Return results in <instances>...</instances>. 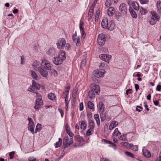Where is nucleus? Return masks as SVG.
Returning a JSON list of instances; mask_svg holds the SVG:
<instances>
[{"instance_id":"1","label":"nucleus","mask_w":161,"mask_h":161,"mask_svg":"<svg viewBox=\"0 0 161 161\" xmlns=\"http://www.w3.org/2000/svg\"><path fill=\"white\" fill-rule=\"evenodd\" d=\"M73 140L72 138H70L69 139L68 136H65L64 139L63 147L64 149H65L67 147L70 146V145L73 143ZM64 150L63 151L64 152Z\"/></svg>"},{"instance_id":"2","label":"nucleus","mask_w":161,"mask_h":161,"mask_svg":"<svg viewBox=\"0 0 161 161\" xmlns=\"http://www.w3.org/2000/svg\"><path fill=\"white\" fill-rule=\"evenodd\" d=\"M41 65L44 69L48 70H50L52 68L53 66L49 61L46 59L42 60Z\"/></svg>"},{"instance_id":"3","label":"nucleus","mask_w":161,"mask_h":161,"mask_svg":"<svg viewBox=\"0 0 161 161\" xmlns=\"http://www.w3.org/2000/svg\"><path fill=\"white\" fill-rule=\"evenodd\" d=\"M66 44V40L64 38H60L58 41L56 45L59 49H64Z\"/></svg>"},{"instance_id":"4","label":"nucleus","mask_w":161,"mask_h":161,"mask_svg":"<svg viewBox=\"0 0 161 161\" xmlns=\"http://www.w3.org/2000/svg\"><path fill=\"white\" fill-rule=\"evenodd\" d=\"M106 41L105 37L103 34L101 33L99 35L97 39V42L99 45L102 46L105 43Z\"/></svg>"},{"instance_id":"5","label":"nucleus","mask_w":161,"mask_h":161,"mask_svg":"<svg viewBox=\"0 0 161 161\" xmlns=\"http://www.w3.org/2000/svg\"><path fill=\"white\" fill-rule=\"evenodd\" d=\"M27 119L29 121L28 124V129L33 134L34 133V122L32 119L30 117H28Z\"/></svg>"},{"instance_id":"6","label":"nucleus","mask_w":161,"mask_h":161,"mask_svg":"<svg viewBox=\"0 0 161 161\" xmlns=\"http://www.w3.org/2000/svg\"><path fill=\"white\" fill-rule=\"evenodd\" d=\"M105 73V70L102 69L94 70L93 72V75L99 78L103 76Z\"/></svg>"},{"instance_id":"7","label":"nucleus","mask_w":161,"mask_h":161,"mask_svg":"<svg viewBox=\"0 0 161 161\" xmlns=\"http://www.w3.org/2000/svg\"><path fill=\"white\" fill-rule=\"evenodd\" d=\"M99 57L102 60L108 63L111 58V55L109 54H102L99 56Z\"/></svg>"},{"instance_id":"8","label":"nucleus","mask_w":161,"mask_h":161,"mask_svg":"<svg viewBox=\"0 0 161 161\" xmlns=\"http://www.w3.org/2000/svg\"><path fill=\"white\" fill-rule=\"evenodd\" d=\"M43 101L41 98H36V104L34 108L36 109H37L40 108L43 105Z\"/></svg>"},{"instance_id":"9","label":"nucleus","mask_w":161,"mask_h":161,"mask_svg":"<svg viewBox=\"0 0 161 161\" xmlns=\"http://www.w3.org/2000/svg\"><path fill=\"white\" fill-rule=\"evenodd\" d=\"M119 10L122 13L126 14L127 11L126 4L124 3H121L119 6Z\"/></svg>"},{"instance_id":"10","label":"nucleus","mask_w":161,"mask_h":161,"mask_svg":"<svg viewBox=\"0 0 161 161\" xmlns=\"http://www.w3.org/2000/svg\"><path fill=\"white\" fill-rule=\"evenodd\" d=\"M91 87V90H93L94 92H95L96 94H98L100 92V88L98 85H96L95 84H92Z\"/></svg>"},{"instance_id":"11","label":"nucleus","mask_w":161,"mask_h":161,"mask_svg":"<svg viewBox=\"0 0 161 161\" xmlns=\"http://www.w3.org/2000/svg\"><path fill=\"white\" fill-rule=\"evenodd\" d=\"M38 70L42 76L44 77H46L48 75V71L42 69V67H39Z\"/></svg>"},{"instance_id":"12","label":"nucleus","mask_w":161,"mask_h":161,"mask_svg":"<svg viewBox=\"0 0 161 161\" xmlns=\"http://www.w3.org/2000/svg\"><path fill=\"white\" fill-rule=\"evenodd\" d=\"M59 58L61 59L63 61L65 60L66 58V54L65 51L63 50L60 51L58 55Z\"/></svg>"},{"instance_id":"13","label":"nucleus","mask_w":161,"mask_h":161,"mask_svg":"<svg viewBox=\"0 0 161 161\" xmlns=\"http://www.w3.org/2000/svg\"><path fill=\"white\" fill-rule=\"evenodd\" d=\"M109 25H108V29L110 31H112L115 28V25L114 21L111 20L109 21Z\"/></svg>"},{"instance_id":"14","label":"nucleus","mask_w":161,"mask_h":161,"mask_svg":"<svg viewBox=\"0 0 161 161\" xmlns=\"http://www.w3.org/2000/svg\"><path fill=\"white\" fill-rule=\"evenodd\" d=\"M142 153L144 156L147 158H149L151 156L150 152L144 147L143 148Z\"/></svg>"},{"instance_id":"15","label":"nucleus","mask_w":161,"mask_h":161,"mask_svg":"<svg viewBox=\"0 0 161 161\" xmlns=\"http://www.w3.org/2000/svg\"><path fill=\"white\" fill-rule=\"evenodd\" d=\"M108 19L106 18L103 19L101 22L102 27L104 29H106L108 26Z\"/></svg>"},{"instance_id":"16","label":"nucleus","mask_w":161,"mask_h":161,"mask_svg":"<svg viewBox=\"0 0 161 161\" xmlns=\"http://www.w3.org/2000/svg\"><path fill=\"white\" fill-rule=\"evenodd\" d=\"M53 61L56 65L61 64L63 63L62 60L59 59L58 57H54L53 60Z\"/></svg>"},{"instance_id":"17","label":"nucleus","mask_w":161,"mask_h":161,"mask_svg":"<svg viewBox=\"0 0 161 161\" xmlns=\"http://www.w3.org/2000/svg\"><path fill=\"white\" fill-rule=\"evenodd\" d=\"M129 10L132 17L134 18H136L137 16V15L131 6L129 7Z\"/></svg>"},{"instance_id":"18","label":"nucleus","mask_w":161,"mask_h":161,"mask_svg":"<svg viewBox=\"0 0 161 161\" xmlns=\"http://www.w3.org/2000/svg\"><path fill=\"white\" fill-rule=\"evenodd\" d=\"M115 9L113 7H110L107 10V13L109 16H112L113 13L115 12Z\"/></svg>"},{"instance_id":"19","label":"nucleus","mask_w":161,"mask_h":161,"mask_svg":"<svg viewBox=\"0 0 161 161\" xmlns=\"http://www.w3.org/2000/svg\"><path fill=\"white\" fill-rule=\"evenodd\" d=\"M32 87L34 89L39 90L40 88V85L37 83L34 80L32 81Z\"/></svg>"},{"instance_id":"20","label":"nucleus","mask_w":161,"mask_h":161,"mask_svg":"<svg viewBox=\"0 0 161 161\" xmlns=\"http://www.w3.org/2000/svg\"><path fill=\"white\" fill-rule=\"evenodd\" d=\"M151 13L152 15V18H153L154 19H155V20H156L157 21H158L159 17L157 14V13L154 11H152L151 12Z\"/></svg>"},{"instance_id":"21","label":"nucleus","mask_w":161,"mask_h":161,"mask_svg":"<svg viewBox=\"0 0 161 161\" xmlns=\"http://www.w3.org/2000/svg\"><path fill=\"white\" fill-rule=\"evenodd\" d=\"M74 138L78 142L82 143L85 141L83 138L79 135L75 136Z\"/></svg>"},{"instance_id":"22","label":"nucleus","mask_w":161,"mask_h":161,"mask_svg":"<svg viewBox=\"0 0 161 161\" xmlns=\"http://www.w3.org/2000/svg\"><path fill=\"white\" fill-rule=\"evenodd\" d=\"M30 74H31V76L34 79L37 80L38 78V76L36 73L34 71L31 70L30 71Z\"/></svg>"},{"instance_id":"23","label":"nucleus","mask_w":161,"mask_h":161,"mask_svg":"<svg viewBox=\"0 0 161 161\" xmlns=\"http://www.w3.org/2000/svg\"><path fill=\"white\" fill-rule=\"evenodd\" d=\"M115 18L118 20L121 19L122 17V14L119 11L116 12L115 14Z\"/></svg>"},{"instance_id":"24","label":"nucleus","mask_w":161,"mask_h":161,"mask_svg":"<svg viewBox=\"0 0 161 161\" xmlns=\"http://www.w3.org/2000/svg\"><path fill=\"white\" fill-rule=\"evenodd\" d=\"M74 39H73V41L75 43H76V45L77 46H78L80 45V37L79 36L77 38H75L74 37Z\"/></svg>"},{"instance_id":"25","label":"nucleus","mask_w":161,"mask_h":161,"mask_svg":"<svg viewBox=\"0 0 161 161\" xmlns=\"http://www.w3.org/2000/svg\"><path fill=\"white\" fill-rule=\"evenodd\" d=\"M157 7L158 13H160L161 12V2L160 1L157 2Z\"/></svg>"},{"instance_id":"26","label":"nucleus","mask_w":161,"mask_h":161,"mask_svg":"<svg viewBox=\"0 0 161 161\" xmlns=\"http://www.w3.org/2000/svg\"><path fill=\"white\" fill-rule=\"evenodd\" d=\"M89 127L90 129L93 130L94 127V122L92 120H90L89 121Z\"/></svg>"},{"instance_id":"27","label":"nucleus","mask_w":161,"mask_h":161,"mask_svg":"<svg viewBox=\"0 0 161 161\" xmlns=\"http://www.w3.org/2000/svg\"><path fill=\"white\" fill-rule=\"evenodd\" d=\"M88 96L90 98H94L95 97V94L93 90H91L88 93Z\"/></svg>"},{"instance_id":"28","label":"nucleus","mask_w":161,"mask_h":161,"mask_svg":"<svg viewBox=\"0 0 161 161\" xmlns=\"http://www.w3.org/2000/svg\"><path fill=\"white\" fill-rule=\"evenodd\" d=\"M94 117L98 125L100 124L99 116L98 114H96L94 115Z\"/></svg>"},{"instance_id":"29","label":"nucleus","mask_w":161,"mask_h":161,"mask_svg":"<svg viewBox=\"0 0 161 161\" xmlns=\"http://www.w3.org/2000/svg\"><path fill=\"white\" fill-rule=\"evenodd\" d=\"M50 70V73L51 74L53 75L54 76H57L58 75V73L57 71L54 69L52 68Z\"/></svg>"},{"instance_id":"30","label":"nucleus","mask_w":161,"mask_h":161,"mask_svg":"<svg viewBox=\"0 0 161 161\" xmlns=\"http://www.w3.org/2000/svg\"><path fill=\"white\" fill-rule=\"evenodd\" d=\"M99 108L100 111L102 112L104 111V106L103 103L102 102H100L99 103Z\"/></svg>"},{"instance_id":"31","label":"nucleus","mask_w":161,"mask_h":161,"mask_svg":"<svg viewBox=\"0 0 161 161\" xmlns=\"http://www.w3.org/2000/svg\"><path fill=\"white\" fill-rule=\"evenodd\" d=\"M121 144L124 147L128 148L129 147H130L131 144H129L126 142H122Z\"/></svg>"},{"instance_id":"32","label":"nucleus","mask_w":161,"mask_h":161,"mask_svg":"<svg viewBox=\"0 0 161 161\" xmlns=\"http://www.w3.org/2000/svg\"><path fill=\"white\" fill-rule=\"evenodd\" d=\"M87 124L84 121H82L80 124V128L81 129L85 130L86 129Z\"/></svg>"},{"instance_id":"33","label":"nucleus","mask_w":161,"mask_h":161,"mask_svg":"<svg viewBox=\"0 0 161 161\" xmlns=\"http://www.w3.org/2000/svg\"><path fill=\"white\" fill-rule=\"evenodd\" d=\"M88 107V108L90 109H94V106L93 103L89 101L87 103Z\"/></svg>"},{"instance_id":"34","label":"nucleus","mask_w":161,"mask_h":161,"mask_svg":"<svg viewBox=\"0 0 161 161\" xmlns=\"http://www.w3.org/2000/svg\"><path fill=\"white\" fill-rule=\"evenodd\" d=\"M140 12L142 14L145 15L147 12V11L146 9L141 7L140 9Z\"/></svg>"},{"instance_id":"35","label":"nucleus","mask_w":161,"mask_h":161,"mask_svg":"<svg viewBox=\"0 0 161 161\" xmlns=\"http://www.w3.org/2000/svg\"><path fill=\"white\" fill-rule=\"evenodd\" d=\"M62 143V140L61 138H59V141L58 142H57L55 144V148H57L61 145Z\"/></svg>"},{"instance_id":"36","label":"nucleus","mask_w":161,"mask_h":161,"mask_svg":"<svg viewBox=\"0 0 161 161\" xmlns=\"http://www.w3.org/2000/svg\"><path fill=\"white\" fill-rule=\"evenodd\" d=\"M136 3V5L134 2L132 4V6L134 9L137 11L139 9V7L138 3Z\"/></svg>"},{"instance_id":"37","label":"nucleus","mask_w":161,"mask_h":161,"mask_svg":"<svg viewBox=\"0 0 161 161\" xmlns=\"http://www.w3.org/2000/svg\"><path fill=\"white\" fill-rule=\"evenodd\" d=\"M42 129V125L41 124L38 123L36 127V133L39 132Z\"/></svg>"},{"instance_id":"38","label":"nucleus","mask_w":161,"mask_h":161,"mask_svg":"<svg viewBox=\"0 0 161 161\" xmlns=\"http://www.w3.org/2000/svg\"><path fill=\"white\" fill-rule=\"evenodd\" d=\"M48 98L51 100L54 99L55 98V96L54 93H51L48 94Z\"/></svg>"},{"instance_id":"39","label":"nucleus","mask_w":161,"mask_h":161,"mask_svg":"<svg viewBox=\"0 0 161 161\" xmlns=\"http://www.w3.org/2000/svg\"><path fill=\"white\" fill-rule=\"evenodd\" d=\"M132 149L135 151H137L138 150V147L137 145H134L131 144L130 147Z\"/></svg>"},{"instance_id":"40","label":"nucleus","mask_w":161,"mask_h":161,"mask_svg":"<svg viewBox=\"0 0 161 161\" xmlns=\"http://www.w3.org/2000/svg\"><path fill=\"white\" fill-rule=\"evenodd\" d=\"M55 52L54 49L53 48H50L47 53L49 55H52Z\"/></svg>"},{"instance_id":"41","label":"nucleus","mask_w":161,"mask_h":161,"mask_svg":"<svg viewBox=\"0 0 161 161\" xmlns=\"http://www.w3.org/2000/svg\"><path fill=\"white\" fill-rule=\"evenodd\" d=\"M157 21L155 20L152 18H151V19L149 21L150 24L151 25H153L155 24Z\"/></svg>"},{"instance_id":"42","label":"nucleus","mask_w":161,"mask_h":161,"mask_svg":"<svg viewBox=\"0 0 161 161\" xmlns=\"http://www.w3.org/2000/svg\"><path fill=\"white\" fill-rule=\"evenodd\" d=\"M100 116L101 121L102 122L104 121L106 119V115L104 114H101L100 115Z\"/></svg>"},{"instance_id":"43","label":"nucleus","mask_w":161,"mask_h":161,"mask_svg":"<svg viewBox=\"0 0 161 161\" xmlns=\"http://www.w3.org/2000/svg\"><path fill=\"white\" fill-rule=\"evenodd\" d=\"M66 131L67 133L70 137H73L74 136V134L71 131L70 129H67Z\"/></svg>"},{"instance_id":"44","label":"nucleus","mask_w":161,"mask_h":161,"mask_svg":"<svg viewBox=\"0 0 161 161\" xmlns=\"http://www.w3.org/2000/svg\"><path fill=\"white\" fill-rule=\"evenodd\" d=\"M86 61V58L85 57V56H84V59L82 60L81 62V65L82 67V66L84 67L85 66Z\"/></svg>"},{"instance_id":"45","label":"nucleus","mask_w":161,"mask_h":161,"mask_svg":"<svg viewBox=\"0 0 161 161\" xmlns=\"http://www.w3.org/2000/svg\"><path fill=\"white\" fill-rule=\"evenodd\" d=\"M125 153L126 155L129 156L130 157L133 158L134 157V155L130 152H125Z\"/></svg>"},{"instance_id":"46","label":"nucleus","mask_w":161,"mask_h":161,"mask_svg":"<svg viewBox=\"0 0 161 161\" xmlns=\"http://www.w3.org/2000/svg\"><path fill=\"white\" fill-rule=\"evenodd\" d=\"M84 26V23L83 22L81 21H80V31H83L84 29L83 28V27Z\"/></svg>"},{"instance_id":"47","label":"nucleus","mask_w":161,"mask_h":161,"mask_svg":"<svg viewBox=\"0 0 161 161\" xmlns=\"http://www.w3.org/2000/svg\"><path fill=\"white\" fill-rule=\"evenodd\" d=\"M100 161H110L109 159L102 156L100 159Z\"/></svg>"},{"instance_id":"48","label":"nucleus","mask_w":161,"mask_h":161,"mask_svg":"<svg viewBox=\"0 0 161 161\" xmlns=\"http://www.w3.org/2000/svg\"><path fill=\"white\" fill-rule=\"evenodd\" d=\"M65 49L66 50H70L71 48V46L69 44V43H66L65 45Z\"/></svg>"},{"instance_id":"49","label":"nucleus","mask_w":161,"mask_h":161,"mask_svg":"<svg viewBox=\"0 0 161 161\" xmlns=\"http://www.w3.org/2000/svg\"><path fill=\"white\" fill-rule=\"evenodd\" d=\"M118 128H116L114 130V133H113V135L114 136H118Z\"/></svg>"},{"instance_id":"50","label":"nucleus","mask_w":161,"mask_h":161,"mask_svg":"<svg viewBox=\"0 0 161 161\" xmlns=\"http://www.w3.org/2000/svg\"><path fill=\"white\" fill-rule=\"evenodd\" d=\"M93 130V129H90V128H89L87 131L86 133V135L87 136H89L92 133H91L92 131Z\"/></svg>"},{"instance_id":"51","label":"nucleus","mask_w":161,"mask_h":161,"mask_svg":"<svg viewBox=\"0 0 161 161\" xmlns=\"http://www.w3.org/2000/svg\"><path fill=\"white\" fill-rule=\"evenodd\" d=\"M70 88V86H67L65 88L66 89L65 90V91L63 92V93H64V92H66L67 93H68V92L69 90V89Z\"/></svg>"},{"instance_id":"52","label":"nucleus","mask_w":161,"mask_h":161,"mask_svg":"<svg viewBox=\"0 0 161 161\" xmlns=\"http://www.w3.org/2000/svg\"><path fill=\"white\" fill-rule=\"evenodd\" d=\"M15 153V152H12L10 153L9 154V156H10V159H12L13 158L14 156V154Z\"/></svg>"},{"instance_id":"53","label":"nucleus","mask_w":161,"mask_h":161,"mask_svg":"<svg viewBox=\"0 0 161 161\" xmlns=\"http://www.w3.org/2000/svg\"><path fill=\"white\" fill-rule=\"evenodd\" d=\"M99 11H97L96 12V15L95 17V20L96 21V20H97L98 19L99 17Z\"/></svg>"},{"instance_id":"54","label":"nucleus","mask_w":161,"mask_h":161,"mask_svg":"<svg viewBox=\"0 0 161 161\" xmlns=\"http://www.w3.org/2000/svg\"><path fill=\"white\" fill-rule=\"evenodd\" d=\"M126 137L125 134H123L120 136V139L123 140H125Z\"/></svg>"},{"instance_id":"55","label":"nucleus","mask_w":161,"mask_h":161,"mask_svg":"<svg viewBox=\"0 0 161 161\" xmlns=\"http://www.w3.org/2000/svg\"><path fill=\"white\" fill-rule=\"evenodd\" d=\"M112 124V125L114 127H115L118 124V122L115 121H113L111 123Z\"/></svg>"},{"instance_id":"56","label":"nucleus","mask_w":161,"mask_h":161,"mask_svg":"<svg viewBox=\"0 0 161 161\" xmlns=\"http://www.w3.org/2000/svg\"><path fill=\"white\" fill-rule=\"evenodd\" d=\"M111 3V1L110 0H107L106 1L105 5L106 6H107L108 5H109Z\"/></svg>"},{"instance_id":"57","label":"nucleus","mask_w":161,"mask_h":161,"mask_svg":"<svg viewBox=\"0 0 161 161\" xmlns=\"http://www.w3.org/2000/svg\"><path fill=\"white\" fill-rule=\"evenodd\" d=\"M28 160L29 161H36V158H33L32 157H29L28 158Z\"/></svg>"},{"instance_id":"58","label":"nucleus","mask_w":161,"mask_h":161,"mask_svg":"<svg viewBox=\"0 0 161 161\" xmlns=\"http://www.w3.org/2000/svg\"><path fill=\"white\" fill-rule=\"evenodd\" d=\"M140 1L141 3L142 4H146L148 2L147 0H140Z\"/></svg>"},{"instance_id":"59","label":"nucleus","mask_w":161,"mask_h":161,"mask_svg":"<svg viewBox=\"0 0 161 161\" xmlns=\"http://www.w3.org/2000/svg\"><path fill=\"white\" fill-rule=\"evenodd\" d=\"M21 64H23L25 62V58L23 56H21Z\"/></svg>"},{"instance_id":"60","label":"nucleus","mask_w":161,"mask_h":161,"mask_svg":"<svg viewBox=\"0 0 161 161\" xmlns=\"http://www.w3.org/2000/svg\"><path fill=\"white\" fill-rule=\"evenodd\" d=\"M65 95L66 97L65 100V103H69V101L68 100V93H66Z\"/></svg>"},{"instance_id":"61","label":"nucleus","mask_w":161,"mask_h":161,"mask_svg":"<svg viewBox=\"0 0 161 161\" xmlns=\"http://www.w3.org/2000/svg\"><path fill=\"white\" fill-rule=\"evenodd\" d=\"M93 15V14L88 13V21H90L91 19L92 18Z\"/></svg>"},{"instance_id":"62","label":"nucleus","mask_w":161,"mask_h":161,"mask_svg":"<svg viewBox=\"0 0 161 161\" xmlns=\"http://www.w3.org/2000/svg\"><path fill=\"white\" fill-rule=\"evenodd\" d=\"M93 9H94L93 7L92 6L91 8L89 10L88 13H90L91 14H93V12H94Z\"/></svg>"},{"instance_id":"63","label":"nucleus","mask_w":161,"mask_h":161,"mask_svg":"<svg viewBox=\"0 0 161 161\" xmlns=\"http://www.w3.org/2000/svg\"><path fill=\"white\" fill-rule=\"evenodd\" d=\"M83 109V103L81 102L80 103V110L82 111Z\"/></svg>"},{"instance_id":"64","label":"nucleus","mask_w":161,"mask_h":161,"mask_svg":"<svg viewBox=\"0 0 161 161\" xmlns=\"http://www.w3.org/2000/svg\"><path fill=\"white\" fill-rule=\"evenodd\" d=\"M161 89V85H158L157 86L156 90L158 91H160Z\"/></svg>"}]
</instances>
